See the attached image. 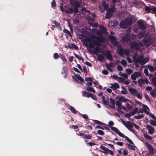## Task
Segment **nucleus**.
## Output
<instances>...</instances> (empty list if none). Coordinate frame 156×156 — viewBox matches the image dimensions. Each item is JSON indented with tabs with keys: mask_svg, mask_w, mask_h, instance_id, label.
Returning <instances> with one entry per match:
<instances>
[{
	"mask_svg": "<svg viewBox=\"0 0 156 156\" xmlns=\"http://www.w3.org/2000/svg\"><path fill=\"white\" fill-rule=\"evenodd\" d=\"M91 43L94 45H94L98 47L101 46V43H103L105 41L104 38L102 37L97 36L95 35H92L90 37Z\"/></svg>",
	"mask_w": 156,
	"mask_h": 156,
	"instance_id": "1",
	"label": "nucleus"
},
{
	"mask_svg": "<svg viewBox=\"0 0 156 156\" xmlns=\"http://www.w3.org/2000/svg\"><path fill=\"white\" fill-rule=\"evenodd\" d=\"M133 23V20L131 18H127L121 22L120 24V26L121 28L125 29L128 26L131 25Z\"/></svg>",
	"mask_w": 156,
	"mask_h": 156,
	"instance_id": "2",
	"label": "nucleus"
},
{
	"mask_svg": "<svg viewBox=\"0 0 156 156\" xmlns=\"http://www.w3.org/2000/svg\"><path fill=\"white\" fill-rule=\"evenodd\" d=\"M145 32L146 31L145 30L140 31L138 34L137 37L139 39H141L145 35L144 37V41L145 42H147L151 39V36L148 35V34L147 33L145 34Z\"/></svg>",
	"mask_w": 156,
	"mask_h": 156,
	"instance_id": "3",
	"label": "nucleus"
},
{
	"mask_svg": "<svg viewBox=\"0 0 156 156\" xmlns=\"http://www.w3.org/2000/svg\"><path fill=\"white\" fill-rule=\"evenodd\" d=\"M121 120L122 124H123L128 130L133 133H135V130L132 129V128L133 127V123H132L130 121H127V122H126L122 119H121Z\"/></svg>",
	"mask_w": 156,
	"mask_h": 156,
	"instance_id": "4",
	"label": "nucleus"
},
{
	"mask_svg": "<svg viewBox=\"0 0 156 156\" xmlns=\"http://www.w3.org/2000/svg\"><path fill=\"white\" fill-rule=\"evenodd\" d=\"M118 51L119 54L121 57L123 56V55L124 54L127 55H128L129 54V52L128 49L122 48L121 46L118 47Z\"/></svg>",
	"mask_w": 156,
	"mask_h": 156,
	"instance_id": "5",
	"label": "nucleus"
},
{
	"mask_svg": "<svg viewBox=\"0 0 156 156\" xmlns=\"http://www.w3.org/2000/svg\"><path fill=\"white\" fill-rule=\"evenodd\" d=\"M142 44L140 42H136V41H133L130 44L131 48L135 49L138 50L140 49V46H142Z\"/></svg>",
	"mask_w": 156,
	"mask_h": 156,
	"instance_id": "6",
	"label": "nucleus"
},
{
	"mask_svg": "<svg viewBox=\"0 0 156 156\" xmlns=\"http://www.w3.org/2000/svg\"><path fill=\"white\" fill-rule=\"evenodd\" d=\"M85 40L86 41L83 44L84 45L85 47H88L90 48L93 49L94 48V45L92 43H91V39L89 37H86Z\"/></svg>",
	"mask_w": 156,
	"mask_h": 156,
	"instance_id": "7",
	"label": "nucleus"
},
{
	"mask_svg": "<svg viewBox=\"0 0 156 156\" xmlns=\"http://www.w3.org/2000/svg\"><path fill=\"white\" fill-rule=\"evenodd\" d=\"M82 12L81 14L84 17L87 18L88 20H91L92 19L90 18L89 16L90 14V12L89 10H86L85 8H82Z\"/></svg>",
	"mask_w": 156,
	"mask_h": 156,
	"instance_id": "8",
	"label": "nucleus"
},
{
	"mask_svg": "<svg viewBox=\"0 0 156 156\" xmlns=\"http://www.w3.org/2000/svg\"><path fill=\"white\" fill-rule=\"evenodd\" d=\"M143 56L142 55L139 56L137 58H134V62L136 63H139L140 64H142L143 63Z\"/></svg>",
	"mask_w": 156,
	"mask_h": 156,
	"instance_id": "9",
	"label": "nucleus"
},
{
	"mask_svg": "<svg viewBox=\"0 0 156 156\" xmlns=\"http://www.w3.org/2000/svg\"><path fill=\"white\" fill-rule=\"evenodd\" d=\"M145 145L150 152V153L152 155L154 154L155 153L154 152V149L152 146L147 142L145 143Z\"/></svg>",
	"mask_w": 156,
	"mask_h": 156,
	"instance_id": "10",
	"label": "nucleus"
},
{
	"mask_svg": "<svg viewBox=\"0 0 156 156\" xmlns=\"http://www.w3.org/2000/svg\"><path fill=\"white\" fill-rule=\"evenodd\" d=\"M111 129L114 131L119 136L122 137H124V135L120 132L119 130L116 127H111Z\"/></svg>",
	"mask_w": 156,
	"mask_h": 156,
	"instance_id": "11",
	"label": "nucleus"
},
{
	"mask_svg": "<svg viewBox=\"0 0 156 156\" xmlns=\"http://www.w3.org/2000/svg\"><path fill=\"white\" fill-rule=\"evenodd\" d=\"M128 90L130 93L135 96L136 94L138 93V90L132 87H129L128 88Z\"/></svg>",
	"mask_w": 156,
	"mask_h": 156,
	"instance_id": "12",
	"label": "nucleus"
},
{
	"mask_svg": "<svg viewBox=\"0 0 156 156\" xmlns=\"http://www.w3.org/2000/svg\"><path fill=\"white\" fill-rule=\"evenodd\" d=\"M130 34L129 33H127L125 36L122 38V41L124 42H127L130 41L129 37Z\"/></svg>",
	"mask_w": 156,
	"mask_h": 156,
	"instance_id": "13",
	"label": "nucleus"
},
{
	"mask_svg": "<svg viewBox=\"0 0 156 156\" xmlns=\"http://www.w3.org/2000/svg\"><path fill=\"white\" fill-rule=\"evenodd\" d=\"M65 47L66 48H68L71 49H75L76 50L78 49V46H76L75 44L73 43H71L70 44L69 43L67 47H66L65 46Z\"/></svg>",
	"mask_w": 156,
	"mask_h": 156,
	"instance_id": "14",
	"label": "nucleus"
},
{
	"mask_svg": "<svg viewBox=\"0 0 156 156\" xmlns=\"http://www.w3.org/2000/svg\"><path fill=\"white\" fill-rule=\"evenodd\" d=\"M146 128L148 130V133L150 134H152L154 132V129L153 127L150 125H147L146 126Z\"/></svg>",
	"mask_w": 156,
	"mask_h": 156,
	"instance_id": "15",
	"label": "nucleus"
},
{
	"mask_svg": "<svg viewBox=\"0 0 156 156\" xmlns=\"http://www.w3.org/2000/svg\"><path fill=\"white\" fill-rule=\"evenodd\" d=\"M138 24L141 30H144L146 29V27L142 21H139L138 22Z\"/></svg>",
	"mask_w": 156,
	"mask_h": 156,
	"instance_id": "16",
	"label": "nucleus"
},
{
	"mask_svg": "<svg viewBox=\"0 0 156 156\" xmlns=\"http://www.w3.org/2000/svg\"><path fill=\"white\" fill-rule=\"evenodd\" d=\"M113 11L112 9H109L107 11L105 18L108 19H110L112 15Z\"/></svg>",
	"mask_w": 156,
	"mask_h": 156,
	"instance_id": "17",
	"label": "nucleus"
},
{
	"mask_svg": "<svg viewBox=\"0 0 156 156\" xmlns=\"http://www.w3.org/2000/svg\"><path fill=\"white\" fill-rule=\"evenodd\" d=\"M99 47L97 46L94 48L92 52L93 54L97 55L98 53L100 52V48Z\"/></svg>",
	"mask_w": 156,
	"mask_h": 156,
	"instance_id": "18",
	"label": "nucleus"
},
{
	"mask_svg": "<svg viewBox=\"0 0 156 156\" xmlns=\"http://www.w3.org/2000/svg\"><path fill=\"white\" fill-rule=\"evenodd\" d=\"M109 38L111 42L113 44L116 43V38L115 37L112 35H110L109 36Z\"/></svg>",
	"mask_w": 156,
	"mask_h": 156,
	"instance_id": "19",
	"label": "nucleus"
},
{
	"mask_svg": "<svg viewBox=\"0 0 156 156\" xmlns=\"http://www.w3.org/2000/svg\"><path fill=\"white\" fill-rule=\"evenodd\" d=\"M111 88L113 90L119 88V85L117 83H114L111 84Z\"/></svg>",
	"mask_w": 156,
	"mask_h": 156,
	"instance_id": "20",
	"label": "nucleus"
},
{
	"mask_svg": "<svg viewBox=\"0 0 156 156\" xmlns=\"http://www.w3.org/2000/svg\"><path fill=\"white\" fill-rule=\"evenodd\" d=\"M143 108L144 109V112L147 115H150V113L147 110V109L148 110H149V108L148 107L144 104L143 105Z\"/></svg>",
	"mask_w": 156,
	"mask_h": 156,
	"instance_id": "21",
	"label": "nucleus"
},
{
	"mask_svg": "<svg viewBox=\"0 0 156 156\" xmlns=\"http://www.w3.org/2000/svg\"><path fill=\"white\" fill-rule=\"evenodd\" d=\"M143 108L144 109V112L147 115H150V113L147 110V109L148 110H149V108L148 107L144 104L143 105Z\"/></svg>",
	"mask_w": 156,
	"mask_h": 156,
	"instance_id": "22",
	"label": "nucleus"
},
{
	"mask_svg": "<svg viewBox=\"0 0 156 156\" xmlns=\"http://www.w3.org/2000/svg\"><path fill=\"white\" fill-rule=\"evenodd\" d=\"M112 56L110 51H107L106 53V58L110 60H112Z\"/></svg>",
	"mask_w": 156,
	"mask_h": 156,
	"instance_id": "23",
	"label": "nucleus"
},
{
	"mask_svg": "<svg viewBox=\"0 0 156 156\" xmlns=\"http://www.w3.org/2000/svg\"><path fill=\"white\" fill-rule=\"evenodd\" d=\"M62 74H63L64 73L65 74L64 78H66L67 74V68L66 66H64L62 68Z\"/></svg>",
	"mask_w": 156,
	"mask_h": 156,
	"instance_id": "24",
	"label": "nucleus"
},
{
	"mask_svg": "<svg viewBox=\"0 0 156 156\" xmlns=\"http://www.w3.org/2000/svg\"><path fill=\"white\" fill-rule=\"evenodd\" d=\"M97 59L98 61L101 62L104 59V57L102 54H99L97 55Z\"/></svg>",
	"mask_w": 156,
	"mask_h": 156,
	"instance_id": "25",
	"label": "nucleus"
},
{
	"mask_svg": "<svg viewBox=\"0 0 156 156\" xmlns=\"http://www.w3.org/2000/svg\"><path fill=\"white\" fill-rule=\"evenodd\" d=\"M65 12L68 14H72L74 12L73 9L72 8H70L65 10Z\"/></svg>",
	"mask_w": 156,
	"mask_h": 156,
	"instance_id": "26",
	"label": "nucleus"
},
{
	"mask_svg": "<svg viewBox=\"0 0 156 156\" xmlns=\"http://www.w3.org/2000/svg\"><path fill=\"white\" fill-rule=\"evenodd\" d=\"M74 55L78 59L80 60H82V62H83V58L82 57L79 55H77L75 53H74Z\"/></svg>",
	"mask_w": 156,
	"mask_h": 156,
	"instance_id": "27",
	"label": "nucleus"
},
{
	"mask_svg": "<svg viewBox=\"0 0 156 156\" xmlns=\"http://www.w3.org/2000/svg\"><path fill=\"white\" fill-rule=\"evenodd\" d=\"M86 90L89 92H92L94 93L95 92V91L94 89L92 87H87Z\"/></svg>",
	"mask_w": 156,
	"mask_h": 156,
	"instance_id": "28",
	"label": "nucleus"
},
{
	"mask_svg": "<svg viewBox=\"0 0 156 156\" xmlns=\"http://www.w3.org/2000/svg\"><path fill=\"white\" fill-rule=\"evenodd\" d=\"M92 137V135L89 134H85L84 136H83L84 139H90Z\"/></svg>",
	"mask_w": 156,
	"mask_h": 156,
	"instance_id": "29",
	"label": "nucleus"
},
{
	"mask_svg": "<svg viewBox=\"0 0 156 156\" xmlns=\"http://www.w3.org/2000/svg\"><path fill=\"white\" fill-rule=\"evenodd\" d=\"M124 137L125 138V139L130 144L134 145V144L133 142V141L130 139L129 138H128L127 136H125L124 135Z\"/></svg>",
	"mask_w": 156,
	"mask_h": 156,
	"instance_id": "30",
	"label": "nucleus"
},
{
	"mask_svg": "<svg viewBox=\"0 0 156 156\" xmlns=\"http://www.w3.org/2000/svg\"><path fill=\"white\" fill-rule=\"evenodd\" d=\"M73 5V6L74 7L78 8L80 6V5L78 1H76L74 2Z\"/></svg>",
	"mask_w": 156,
	"mask_h": 156,
	"instance_id": "31",
	"label": "nucleus"
},
{
	"mask_svg": "<svg viewBox=\"0 0 156 156\" xmlns=\"http://www.w3.org/2000/svg\"><path fill=\"white\" fill-rule=\"evenodd\" d=\"M69 108L71 112L74 114H76L77 111L72 106L70 105Z\"/></svg>",
	"mask_w": 156,
	"mask_h": 156,
	"instance_id": "32",
	"label": "nucleus"
},
{
	"mask_svg": "<svg viewBox=\"0 0 156 156\" xmlns=\"http://www.w3.org/2000/svg\"><path fill=\"white\" fill-rule=\"evenodd\" d=\"M101 98L103 104L105 105H108V101L105 99V97L104 96H102Z\"/></svg>",
	"mask_w": 156,
	"mask_h": 156,
	"instance_id": "33",
	"label": "nucleus"
},
{
	"mask_svg": "<svg viewBox=\"0 0 156 156\" xmlns=\"http://www.w3.org/2000/svg\"><path fill=\"white\" fill-rule=\"evenodd\" d=\"M138 82L139 85L140 86H141L142 84L144 83V80L143 79L140 78L138 80Z\"/></svg>",
	"mask_w": 156,
	"mask_h": 156,
	"instance_id": "34",
	"label": "nucleus"
},
{
	"mask_svg": "<svg viewBox=\"0 0 156 156\" xmlns=\"http://www.w3.org/2000/svg\"><path fill=\"white\" fill-rule=\"evenodd\" d=\"M101 30L103 34H105L107 32L106 28L103 26H102L101 27Z\"/></svg>",
	"mask_w": 156,
	"mask_h": 156,
	"instance_id": "35",
	"label": "nucleus"
},
{
	"mask_svg": "<svg viewBox=\"0 0 156 156\" xmlns=\"http://www.w3.org/2000/svg\"><path fill=\"white\" fill-rule=\"evenodd\" d=\"M130 40H133L135 39L136 38V35L134 34V33H133L131 35H130V37H129Z\"/></svg>",
	"mask_w": 156,
	"mask_h": 156,
	"instance_id": "36",
	"label": "nucleus"
},
{
	"mask_svg": "<svg viewBox=\"0 0 156 156\" xmlns=\"http://www.w3.org/2000/svg\"><path fill=\"white\" fill-rule=\"evenodd\" d=\"M119 74L120 76L124 77L126 79H127L128 78V76L126 74L122 72H119Z\"/></svg>",
	"mask_w": 156,
	"mask_h": 156,
	"instance_id": "37",
	"label": "nucleus"
},
{
	"mask_svg": "<svg viewBox=\"0 0 156 156\" xmlns=\"http://www.w3.org/2000/svg\"><path fill=\"white\" fill-rule=\"evenodd\" d=\"M63 32L67 34L68 35H69V36L71 37H72V35H71V33L69 31V30H68L65 28L63 30Z\"/></svg>",
	"mask_w": 156,
	"mask_h": 156,
	"instance_id": "38",
	"label": "nucleus"
},
{
	"mask_svg": "<svg viewBox=\"0 0 156 156\" xmlns=\"http://www.w3.org/2000/svg\"><path fill=\"white\" fill-rule=\"evenodd\" d=\"M127 145L128 146V147L129 149L131 150H135V146L132 145L128 143L127 144Z\"/></svg>",
	"mask_w": 156,
	"mask_h": 156,
	"instance_id": "39",
	"label": "nucleus"
},
{
	"mask_svg": "<svg viewBox=\"0 0 156 156\" xmlns=\"http://www.w3.org/2000/svg\"><path fill=\"white\" fill-rule=\"evenodd\" d=\"M150 94L151 95L154 97L156 96V90H152L150 92Z\"/></svg>",
	"mask_w": 156,
	"mask_h": 156,
	"instance_id": "40",
	"label": "nucleus"
},
{
	"mask_svg": "<svg viewBox=\"0 0 156 156\" xmlns=\"http://www.w3.org/2000/svg\"><path fill=\"white\" fill-rule=\"evenodd\" d=\"M59 57L64 62H66L67 61L66 59V58L65 56L62 54H60Z\"/></svg>",
	"mask_w": 156,
	"mask_h": 156,
	"instance_id": "41",
	"label": "nucleus"
},
{
	"mask_svg": "<svg viewBox=\"0 0 156 156\" xmlns=\"http://www.w3.org/2000/svg\"><path fill=\"white\" fill-rule=\"evenodd\" d=\"M75 76L80 81L82 82H84V79L80 76L79 75L78 76H77L76 75H75Z\"/></svg>",
	"mask_w": 156,
	"mask_h": 156,
	"instance_id": "42",
	"label": "nucleus"
},
{
	"mask_svg": "<svg viewBox=\"0 0 156 156\" xmlns=\"http://www.w3.org/2000/svg\"><path fill=\"white\" fill-rule=\"evenodd\" d=\"M144 136L147 140H151L152 139V137L147 134H144Z\"/></svg>",
	"mask_w": 156,
	"mask_h": 156,
	"instance_id": "43",
	"label": "nucleus"
},
{
	"mask_svg": "<svg viewBox=\"0 0 156 156\" xmlns=\"http://www.w3.org/2000/svg\"><path fill=\"white\" fill-rule=\"evenodd\" d=\"M144 117V115L142 114L140 115L139 116L135 115L134 116V118L135 119H141L142 118H143Z\"/></svg>",
	"mask_w": 156,
	"mask_h": 156,
	"instance_id": "44",
	"label": "nucleus"
},
{
	"mask_svg": "<svg viewBox=\"0 0 156 156\" xmlns=\"http://www.w3.org/2000/svg\"><path fill=\"white\" fill-rule=\"evenodd\" d=\"M126 71L129 75H130L133 72L132 70L131 69L129 68L126 69Z\"/></svg>",
	"mask_w": 156,
	"mask_h": 156,
	"instance_id": "45",
	"label": "nucleus"
},
{
	"mask_svg": "<svg viewBox=\"0 0 156 156\" xmlns=\"http://www.w3.org/2000/svg\"><path fill=\"white\" fill-rule=\"evenodd\" d=\"M133 73L135 75L136 78H139L141 76V73L137 72H135Z\"/></svg>",
	"mask_w": 156,
	"mask_h": 156,
	"instance_id": "46",
	"label": "nucleus"
},
{
	"mask_svg": "<svg viewBox=\"0 0 156 156\" xmlns=\"http://www.w3.org/2000/svg\"><path fill=\"white\" fill-rule=\"evenodd\" d=\"M53 23L57 27L61 28V27L59 23L56 21L54 20L53 21Z\"/></svg>",
	"mask_w": 156,
	"mask_h": 156,
	"instance_id": "47",
	"label": "nucleus"
},
{
	"mask_svg": "<svg viewBox=\"0 0 156 156\" xmlns=\"http://www.w3.org/2000/svg\"><path fill=\"white\" fill-rule=\"evenodd\" d=\"M103 5L105 9H107L108 8V5L106 3L105 1H103L102 2Z\"/></svg>",
	"mask_w": 156,
	"mask_h": 156,
	"instance_id": "48",
	"label": "nucleus"
},
{
	"mask_svg": "<svg viewBox=\"0 0 156 156\" xmlns=\"http://www.w3.org/2000/svg\"><path fill=\"white\" fill-rule=\"evenodd\" d=\"M143 65L144 64H146V63H147L149 60V59L146 57L145 58H144V57H143Z\"/></svg>",
	"mask_w": 156,
	"mask_h": 156,
	"instance_id": "49",
	"label": "nucleus"
},
{
	"mask_svg": "<svg viewBox=\"0 0 156 156\" xmlns=\"http://www.w3.org/2000/svg\"><path fill=\"white\" fill-rule=\"evenodd\" d=\"M148 68L151 72H153L154 71V68L151 65H149L148 66Z\"/></svg>",
	"mask_w": 156,
	"mask_h": 156,
	"instance_id": "50",
	"label": "nucleus"
},
{
	"mask_svg": "<svg viewBox=\"0 0 156 156\" xmlns=\"http://www.w3.org/2000/svg\"><path fill=\"white\" fill-rule=\"evenodd\" d=\"M135 96H136L138 98L140 99H141L142 98V95L140 92L138 93L137 94H136Z\"/></svg>",
	"mask_w": 156,
	"mask_h": 156,
	"instance_id": "51",
	"label": "nucleus"
},
{
	"mask_svg": "<svg viewBox=\"0 0 156 156\" xmlns=\"http://www.w3.org/2000/svg\"><path fill=\"white\" fill-rule=\"evenodd\" d=\"M121 64L122 65H123L124 66H126L127 64L126 61L124 59L122 60L121 61Z\"/></svg>",
	"mask_w": 156,
	"mask_h": 156,
	"instance_id": "52",
	"label": "nucleus"
},
{
	"mask_svg": "<svg viewBox=\"0 0 156 156\" xmlns=\"http://www.w3.org/2000/svg\"><path fill=\"white\" fill-rule=\"evenodd\" d=\"M97 133L100 135H104V132L101 130H98L97 131Z\"/></svg>",
	"mask_w": 156,
	"mask_h": 156,
	"instance_id": "53",
	"label": "nucleus"
},
{
	"mask_svg": "<svg viewBox=\"0 0 156 156\" xmlns=\"http://www.w3.org/2000/svg\"><path fill=\"white\" fill-rule=\"evenodd\" d=\"M109 149L106 148V149L104 150V151H101V152H103L105 154H107L109 152Z\"/></svg>",
	"mask_w": 156,
	"mask_h": 156,
	"instance_id": "54",
	"label": "nucleus"
},
{
	"mask_svg": "<svg viewBox=\"0 0 156 156\" xmlns=\"http://www.w3.org/2000/svg\"><path fill=\"white\" fill-rule=\"evenodd\" d=\"M150 123L151 125L155 126H156V122L153 120H151L150 121Z\"/></svg>",
	"mask_w": 156,
	"mask_h": 156,
	"instance_id": "55",
	"label": "nucleus"
},
{
	"mask_svg": "<svg viewBox=\"0 0 156 156\" xmlns=\"http://www.w3.org/2000/svg\"><path fill=\"white\" fill-rule=\"evenodd\" d=\"M115 104L118 108H120V107H121V104L119 102V101H116Z\"/></svg>",
	"mask_w": 156,
	"mask_h": 156,
	"instance_id": "56",
	"label": "nucleus"
},
{
	"mask_svg": "<svg viewBox=\"0 0 156 156\" xmlns=\"http://www.w3.org/2000/svg\"><path fill=\"white\" fill-rule=\"evenodd\" d=\"M117 69L118 71H121L123 69L122 67L120 65H119L117 67Z\"/></svg>",
	"mask_w": 156,
	"mask_h": 156,
	"instance_id": "57",
	"label": "nucleus"
},
{
	"mask_svg": "<svg viewBox=\"0 0 156 156\" xmlns=\"http://www.w3.org/2000/svg\"><path fill=\"white\" fill-rule=\"evenodd\" d=\"M85 80L86 81H92V79L91 77H87L85 78Z\"/></svg>",
	"mask_w": 156,
	"mask_h": 156,
	"instance_id": "58",
	"label": "nucleus"
},
{
	"mask_svg": "<svg viewBox=\"0 0 156 156\" xmlns=\"http://www.w3.org/2000/svg\"><path fill=\"white\" fill-rule=\"evenodd\" d=\"M109 100L110 102L112 104V105H115V101L112 98H110L109 99Z\"/></svg>",
	"mask_w": 156,
	"mask_h": 156,
	"instance_id": "59",
	"label": "nucleus"
},
{
	"mask_svg": "<svg viewBox=\"0 0 156 156\" xmlns=\"http://www.w3.org/2000/svg\"><path fill=\"white\" fill-rule=\"evenodd\" d=\"M145 10L147 11H150L151 10L152 8L148 6H146L145 8Z\"/></svg>",
	"mask_w": 156,
	"mask_h": 156,
	"instance_id": "60",
	"label": "nucleus"
},
{
	"mask_svg": "<svg viewBox=\"0 0 156 156\" xmlns=\"http://www.w3.org/2000/svg\"><path fill=\"white\" fill-rule=\"evenodd\" d=\"M118 79H119L118 81L119 82H123L125 80V79L122 77H119Z\"/></svg>",
	"mask_w": 156,
	"mask_h": 156,
	"instance_id": "61",
	"label": "nucleus"
},
{
	"mask_svg": "<svg viewBox=\"0 0 156 156\" xmlns=\"http://www.w3.org/2000/svg\"><path fill=\"white\" fill-rule=\"evenodd\" d=\"M51 5L52 7H55L56 6V3L55 0H53L51 3Z\"/></svg>",
	"mask_w": 156,
	"mask_h": 156,
	"instance_id": "62",
	"label": "nucleus"
},
{
	"mask_svg": "<svg viewBox=\"0 0 156 156\" xmlns=\"http://www.w3.org/2000/svg\"><path fill=\"white\" fill-rule=\"evenodd\" d=\"M53 57L54 59H57L59 57V56L57 53H55L53 55Z\"/></svg>",
	"mask_w": 156,
	"mask_h": 156,
	"instance_id": "63",
	"label": "nucleus"
},
{
	"mask_svg": "<svg viewBox=\"0 0 156 156\" xmlns=\"http://www.w3.org/2000/svg\"><path fill=\"white\" fill-rule=\"evenodd\" d=\"M90 97L93 99L95 101H97V98L95 96L92 94L90 96Z\"/></svg>",
	"mask_w": 156,
	"mask_h": 156,
	"instance_id": "64",
	"label": "nucleus"
}]
</instances>
